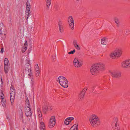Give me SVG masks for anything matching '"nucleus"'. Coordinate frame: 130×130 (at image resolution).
<instances>
[{
	"instance_id": "17",
	"label": "nucleus",
	"mask_w": 130,
	"mask_h": 130,
	"mask_svg": "<svg viewBox=\"0 0 130 130\" xmlns=\"http://www.w3.org/2000/svg\"><path fill=\"white\" fill-rule=\"evenodd\" d=\"M40 123V128L41 130H45V126L42 120L39 121Z\"/></svg>"
},
{
	"instance_id": "13",
	"label": "nucleus",
	"mask_w": 130,
	"mask_h": 130,
	"mask_svg": "<svg viewBox=\"0 0 130 130\" xmlns=\"http://www.w3.org/2000/svg\"><path fill=\"white\" fill-rule=\"evenodd\" d=\"M58 25L60 32H63V30L62 26V22L60 20H59L58 23Z\"/></svg>"
},
{
	"instance_id": "45",
	"label": "nucleus",
	"mask_w": 130,
	"mask_h": 130,
	"mask_svg": "<svg viewBox=\"0 0 130 130\" xmlns=\"http://www.w3.org/2000/svg\"><path fill=\"white\" fill-rule=\"evenodd\" d=\"M130 32V31L128 30H126L125 31V34H129Z\"/></svg>"
},
{
	"instance_id": "5",
	"label": "nucleus",
	"mask_w": 130,
	"mask_h": 130,
	"mask_svg": "<svg viewBox=\"0 0 130 130\" xmlns=\"http://www.w3.org/2000/svg\"><path fill=\"white\" fill-rule=\"evenodd\" d=\"M111 76L115 78H118L121 77V73L117 70L113 69L110 71Z\"/></svg>"
},
{
	"instance_id": "7",
	"label": "nucleus",
	"mask_w": 130,
	"mask_h": 130,
	"mask_svg": "<svg viewBox=\"0 0 130 130\" xmlns=\"http://www.w3.org/2000/svg\"><path fill=\"white\" fill-rule=\"evenodd\" d=\"M87 89V88H85L79 93L78 99L79 101H82L84 98Z\"/></svg>"
},
{
	"instance_id": "37",
	"label": "nucleus",
	"mask_w": 130,
	"mask_h": 130,
	"mask_svg": "<svg viewBox=\"0 0 130 130\" xmlns=\"http://www.w3.org/2000/svg\"><path fill=\"white\" fill-rule=\"evenodd\" d=\"M67 119L70 122L71 121L74 119V118L72 117H70L67 118Z\"/></svg>"
},
{
	"instance_id": "27",
	"label": "nucleus",
	"mask_w": 130,
	"mask_h": 130,
	"mask_svg": "<svg viewBox=\"0 0 130 130\" xmlns=\"http://www.w3.org/2000/svg\"><path fill=\"white\" fill-rule=\"evenodd\" d=\"M30 107V105L29 103V101L28 99H26L25 101V107Z\"/></svg>"
},
{
	"instance_id": "46",
	"label": "nucleus",
	"mask_w": 130,
	"mask_h": 130,
	"mask_svg": "<svg viewBox=\"0 0 130 130\" xmlns=\"http://www.w3.org/2000/svg\"><path fill=\"white\" fill-rule=\"evenodd\" d=\"M4 52V49L3 48H2L1 50L0 53L1 54H2Z\"/></svg>"
},
{
	"instance_id": "9",
	"label": "nucleus",
	"mask_w": 130,
	"mask_h": 130,
	"mask_svg": "<svg viewBox=\"0 0 130 130\" xmlns=\"http://www.w3.org/2000/svg\"><path fill=\"white\" fill-rule=\"evenodd\" d=\"M121 66L125 68L130 67V59L122 62L121 63Z\"/></svg>"
},
{
	"instance_id": "50",
	"label": "nucleus",
	"mask_w": 130,
	"mask_h": 130,
	"mask_svg": "<svg viewBox=\"0 0 130 130\" xmlns=\"http://www.w3.org/2000/svg\"><path fill=\"white\" fill-rule=\"evenodd\" d=\"M53 60L54 61H55V58H54L53 59Z\"/></svg>"
},
{
	"instance_id": "15",
	"label": "nucleus",
	"mask_w": 130,
	"mask_h": 130,
	"mask_svg": "<svg viewBox=\"0 0 130 130\" xmlns=\"http://www.w3.org/2000/svg\"><path fill=\"white\" fill-rule=\"evenodd\" d=\"M5 30V28L4 25L3 23L0 24V33L1 35L3 34V32H4Z\"/></svg>"
},
{
	"instance_id": "42",
	"label": "nucleus",
	"mask_w": 130,
	"mask_h": 130,
	"mask_svg": "<svg viewBox=\"0 0 130 130\" xmlns=\"http://www.w3.org/2000/svg\"><path fill=\"white\" fill-rule=\"evenodd\" d=\"M74 47L76 49L78 50H80V48L78 44L77 45H76Z\"/></svg>"
},
{
	"instance_id": "28",
	"label": "nucleus",
	"mask_w": 130,
	"mask_h": 130,
	"mask_svg": "<svg viewBox=\"0 0 130 130\" xmlns=\"http://www.w3.org/2000/svg\"><path fill=\"white\" fill-rule=\"evenodd\" d=\"M38 115V117L39 121L42 120V116L41 111L37 113Z\"/></svg>"
},
{
	"instance_id": "43",
	"label": "nucleus",
	"mask_w": 130,
	"mask_h": 130,
	"mask_svg": "<svg viewBox=\"0 0 130 130\" xmlns=\"http://www.w3.org/2000/svg\"><path fill=\"white\" fill-rule=\"evenodd\" d=\"M35 74L36 77L38 76L39 74V71H36Z\"/></svg>"
},
{
	"instance_id": "31",
	"label": "nucleus",
	"mask_w": 130,
	"mask_h": 130,
	"mask_svg": "<svg viewBox=\"0 0 130 130\" xmlns=\"http://www.w3.org/2000/svg\"><path fill=\"white\" fill-rule=\"evenodd\" d=\"M35 71H39V67L37 64L35 65Z\"/></svg>"
},
{
	"instance_id": "3",
	"label": "nucleus",
	"mask_w": 130,
	"mask_h": 130,
	"mask_svg": "<svg viewBox=\"0 0 130 130\" xmlns=\"http://www.w3.org/2000/svg\"><path fill=\"white\" fill-rule=\"evenodd\" d=\"M57 82L63 87L67 88L68 86V82L66 78L63 76H61L56 79Z\"/></svg>"
},
{
	"instance_id": "10",
	"label": "nucleus",
	"mask_w": 130,
	"mask_h": 130,
	"mask_svg": "<svg viewBox=\"0 0 130 130\" xmlns=\"http://www.w3.org/2000/svg\"><path fill=\"white\" fill-rule=\"evenodd\" d=\"M73 64L76 68H79L82 65V63L79 62L78 59L76 58H75L74 59Z\"/></svg>"
},
{
	"instance_id": "34",
	"label": "nucleus",
	"mask_w": 130,
	"mask_h": 130,
	"mask_svg": "<svg viewBox=\"0 0 130 130\" xmlns=\"http://www.w3.org/2000/svg\"><path fill=\"white\" fill-rule=\"evenodd\" d=\"M30 83L31 85L32 86L35 83V81L34 80L33 78H31V81L30 82Z\"/></svg>"
},
{
	"instance_id": "2",
	"label": "nucleus",
	"mask_w": 130,
	"mask_h": 130,
	"mask_svg": "<svg viewBox=\"0 0 130 130\" xmlns=\"http://www.w3.org/2000/svg\"><path fill=\"white\" fill-rule=\"evenodd\" d=\"M89 120L91 125L93 127H97L100 124V119L97 116L95 115H91Z\"/></svg>"
},
{
	"instance_id": "40",
	"label": "nucleus",
	"mask_w": 130,
	"mask_h": 130,
	"mask_svg": "<svg viewBox=\"0 0 130 130\" xmlns=\"http://www.w3.org/2000/svg\"><path fill=\"white\" fill-rule=\"evenodd\" d=\"M75 49H74L73 51H72L70 52H68V53L69 54H74V53L75 52Z\"/></svg>"
},
{
	"instance_id": "19",
	"label": "nucleus",
	"mask_w": 130,
	"mask_h": 130,
	"mask_svg": "<svg viewBox=\"0 0 130 130\" xmlns=\"http://www.w3.org/2000/svg\"><path fill=\"white\" fill-rule=\"evenodd\" d=\"M19 117L20 119L22 120L23 122H24L23 119V112L21 109H20L19 110Z\"/></svg>"
},
{
	"instance_id": "11",
	"label": "nucleus",
	"mask_w": 130,
	"mask_h": 130,
	"mask_svg": "<svg viewBox=\"0 0 130 130\" xmlns=\"http://www.w3.org/2000/svg\"><path fill=\"white\" fill-rule=\"evenodd\" d=\"M25 113L26 116L27 117L31 116V112L30 107H25Z\"/></svg>"
},
{
	"instance_id": "29",
	"label": "nucleus",
	"mask_w": 130,
	"mask_h": 130,
	"mask_svg": "<svg viewBox=\"0 0 130 130\" xmlns=\"http://www.w3.org/2000/svg\"><path fill=\"white\" fill-rule=\"evenodd\" d=\"M9 66H4V71L6 74L9 71V70L8 68V67Z\"/></svg>"
},
{
	"instance_id": "16",
	"label": "nucleus",
	"mask_w": 130,
	"mask_h": 130,
	"mask_svg": "<svg viewBox=\"0 0 130 130\" xmlns=\"http://www.w3.org/2000/svg\"><path fill=\"white\" fill-rule=\"evenodd\" d=\"M28 46L27 42V41H25L24 44V46L22 47V51L23 53L24 52L27 50Z\"/></svg>"
},
{
	"instance_id": "18",
	"label": "nucleus",
	"mask_w": 130,
	"mask_h": 130,
	"mask_svg": "<svg viewBox=\"0 0 130 130\" xmlns=\"http://www.w3.org/2000/svg\"><path fill=\"white\" fill-rule=\"evenodd\" d=\"M10 95H15V90L12 85L10 87Z\"/></svg>"
},
{
	"instance_id": "4",
	"label": "nucleus",
	"mask_w": 130,
	"mask_h": 130,
	"mask_svg": "<svg viewBox=\"0 0 130 130\" xmlns=\"http://www.w3.org/2000/svg\"><path fill=\"white\" fill-rule=\"evenodd\" d=\"M122 53V52L121 50H116L110 54L109 56L111 58L115 59L120 57Z\"/></svg>"
},
{
	"instance_id": "22",
	"label": "nucleus",
	"mask_w": 130,
	"mask_h": 130,
	"mask_svg": "<svg viewBox=\"0 0 130 130\" xmlns=\"http://www.w3.org/2000/svg\"><path fill=\"white\" fill-rule=\"evenodd\" d=\"M114 20L115 23L116 24L117 27H119L120 24V22L119 19L117 18H114Z\"/></svg>"
},
{
	"instance_id": "39",
	"label": "nucleus",
	"mask_w": 130,
	"mask_h": 130,
	"mask_svg": "<svg viewBox=\"0 0 130 130\" xmlns=\"http://www.w3.org/2000/svg\"><path fill=\"white\" fill-rule=\"evenodd\" d=\"M69 121L66 119L64 121V123L66 125H68L69 124Z\"/></svg>"
},
{
	"instance_id": "26",
	"label": "nucleus",
	"mask_w": 130,
	"mask_h": 130,
	"mask_svg": "<svg viewBox=\"0 0 130 130\" xmlns=\"http://www.w3.org/2000/svg\"><path fill=\"white\" fill-rule=\"evenodd\" d=\"M107 41V39L105 37L103 38L101 40V43L102 44L106 45V42Z\"/></svg>"
},
{
	"instance_id": "38",
	"label": "nucleus",
	"mask_w": 130,
	"mask_h": 130,
	"mask_svg": "<svg viewBox=\"0 0 130 130\" xmlns=\"http://www.w3.org/2000/svg\"><path fill=\"white\" fill-rule=\"evenodd\" d=\"M1 35L2 36L1 37L2 38V39H4L5 38L6 36L5 33H3V34H2Z\"/></svg>"
},
{
	"instance_id": "6",
	"label": "nucleus",
	"mask_w": 130,
	"mask_h": 130,
	"mask_svg": "<svg viewBox=\"0 0 130 130\" xmlns=\"http://www.w3.org/2000/svg\"><path fill=\"white\" fill-rule=\"evenodd\" d=\"M56 122L55 116H53L50 118L48 122V126L50 128L53 127L55 125Z\"/></svg>"
},
{
	"instance_id": "36",
	"label": "nucleus",
	"mask_w": 130,
	"mask_h": 130,
	"mask_svg": "<svg viewBox=\"0 0 130 130\" xmlns=\"http://www.w3.org/2000/svg\"><path fill=\"white\" fill-rule=\"evenodd\" d=\"M73 43L74 46H75L77 44V41L76 40H73Z\"/></svg>"
},
{
	"instance_id": "32",
	"label": "nucleus",
	"mask_w": 130,
	"mask_h": 130,
	"mask_svg": "<svg viewBox=\"0 0 130 130\" xmlns=\"http://www.w3.org/2000/svg\"><path fill=\"white\" fill-rule=\"evenodd\" d=\"M3 106L5 107L6 106V105L5 104V100L4 99H2L1 100Z\"/></svg>"
},
{
	"instance_id": "49",
	"label": "nucleus",
	"mask_w": 130,
	"mask_h": 130,
	"mask_svg": "<svg viewBox=\"0 0 130 130\" xmlns=\"http://www.w3.org/2000/svg\"><path fill=\"white\" fill-rule=\"evenodd\" d=\"M1 82L2 83H3V82H2V78H1Z\"/></svg>"
},
{
	"instance_id": "20",
	"label": "nucleus",
	"mask_w": 130,
	"mask_h": 130,
	"mask_svg": "<svg viewBox=\"0 0 130 130\" xmlns=\"http://www.w3.org/2000/svg\"><path fill=\"white\" fill-rule=\"evenodd\" d=\"M25 68L26 72H28L29 73H31V70L30 66L26 65L25 66Z\"/></svg>"
},
{
	"instance_id": "41",
	"label": "nucleus",
	"mask_w": 130,
	"mask_h": 130,
	"mask_svg": "<svg viewBox=\"0 0 130 130\" xmlns=\"http://www.w3.org/2000/svg\"><path fill=\"white\" fill-rule=\"evenodd\" d=\"M30 73H29L28 74L29 76V77L31 78H33V76L32 75V74L31 73H31L30 72Z\"/></svg>"
},
{
	"instance_id": "21",
	"label": "nucleus",
	"mask_w": 130,
	"mask_h": 130,
	"mask_svg": "<svg viewBox=\"0 0 130 130\" xmlns=\"http://www.w3.org/2000/svg\"><path fill=\"white\" fill-rule=\"evenodd\" d=\"M15 95H11L10 96V100L11 103V105H12L13 104V102L15 98Z\"/></svg>"
},
{
	"instance_id": "33",
	"label": "nucleus",
	"mask_w": 130,
	"mask_h": 130,
	"mask_svg": "<svg viewBox=\"0 0 130 130\" xmlns=\"http://www.w3.org/2000/svg\"><path fill=\"white\" fill-rule=\"evenodd\" d=\"M30 6L29 4L28 5L27 3H26V10H28L30 11Z\"/></svg>"
},
{
	"instance_id": "1",
	"label": "nucleus",
	"mask_w": 130,
	"mask_h": 130,
	"mask_svg": "<svg viewBox=\"0 0 130 130\" xmlns=\"http://www.w3.org/2000/svg\"><path fill=\"white\" fill-rule=\"evenodd\" d=\"M105 69V65L102 63H99L93 65L91 67L90 71L91 73L95 75L100 71H103Z\"/></svg>"
},
{
	"instance_id": "23",
	"label": "nucleus",
	"mask_w": 130,
	"mask_h": 130,
	"mask_svg": "<svg viewBox=\"0 0 130 130\" xmlns=\"http://www.w3.org/2000/svg\"><path fill=\"white\" fill-rule=\"evenodd\" d=\"M78 125L75 124L71 127L69 130H78Z\"/></svg>"
},
{
	"instance_id": "48",
	"label": "nucleus",
	"mask_w": 130,
	"mask_h": 130,
	"mask_svg": "<svg viewBox=\"0 0 130 130\" xmlns=\"http://www.w3.org/2000/svg\"><path fill=\"white\" fill-rule=\"evenodd\" d=\"M40 109L39 108H38L37 109V113L38 112H40Z\"/></svg>"
},
{
	"instance_id": "51",
	"label": "nucleus",
	"mask_w": 130,
	"mask_h": 130,
	"mask_svg": "<svg viewBox=\"0 0 130 130\" xmlns=\"http://www.w3.org/2000/svg\"><path fill=\"white\" fill-rule=\"evenodd\" d=\"M31 50V49L30 48V50Z\"/></svg>"
},
{
	"instance_id": "8",
	"label": "nucleus",
	"mask_w": 130,
	"mask_h": 130,
	"mask_svg": "<svg viewBox=\"0 0 130 130\" xmlns=\"http://www.w3.org/2000/svg\"><path fill=\"white\" fill-rule=\"evenodd\" d=\"M68 22L69 25V26L70 27L72 30H73L74 29V20L72 16H70L68 18Z\"/></svg>"
},
{
	"instance_id": "47",
	"label": "nucleus",
	"mask_w": 130,
	"mask_h": 130,
	"mask_svg": "<svg viewBox=\"0 0 130 130\" xmlns=\"http://www.w3.org/2000/svg\"><path fill=\"white\" fill-rule=\"evenodd\" d=\"M29 16V15H25V17L26 20H27L28 19Z\"/></svg>"
},
{
	"instance_id": "12",
	"label": "nucleus",
	"mask_w": 130,
	"mask_h": 130,
	"mask_svg": "<svg viewBox=\"0 0 130 130\" xmlns=\"http://www.w3.org/2000/svg\"><path fill=\"white\" fill-rule=\"evenodd\" d=\"M112 129L119 127L117 119H115L114 120L112 124Z\"/></svg>"
},
{
	"instance_id": "35",
	"label": "nucleus",
	"mask_w": 130,
	"mask_h": 130,
	"mask_svg": "<svg viewBox=\"0 0 130 130\" xmlns=\"http://www.w3.org/2000/svg\"><path fill=\"white\" fill-rule=\"evenodd\" d=\"M30 13V10H26L25 12V15H29Z\"/></svg>"
},
{
	"instance_id": "44",
	"label": "nucleus",
	"mask_w": 130,
	"mask_h": 130,
	"mask_svg": "<svg viewBox=\"0 0 130 130\" xmlns=\"http://www.w3.org/2000/svg\"><path fill=\"white\" fill-rule=\"evenodd\" d=\"M112 129L113 130H120V128H119V127H117L116 128Z\"/></svg>"
},
{
	"instance_id": "30",
	"label": "nucleus",
	"mask_w": 130,
	"mask_h": 130,
	"mask_svg": "<svg viewBox=\"0 0 130 130\" xmlns=\"http://www.w3.org/2000/svg\"><path fill=\"white\" fill-rule=\"evenodd\" d=\"M4 94L3 93V92L1 91V92H0V97L1 100H2V99H4Z\"/></svg>"
},
{
	"instance_id": "14",
	"label": "nucleus",
	"mask_w": 130,
	"mask_h": 130,
	"mask_svg": "<svg viewBox=\"0 0 130 130\" xmlns=\"http://www.w3.org/2000/svg\"><path fill=\"white\" fill-rule=\"evenodd\" d=\"M52 110L51 107L49 105H48L43 107V111L44 113H45L46 111H48L51 110Z\"/></svg>"
},
{
	"instance_id": "24",
	"label": "nucleus",
	"mask_w": 130,
	"mask_h": 130,
	"mask_svg": "<svg viewBox=\"0 0 130 130\" xmlns=\"http://www.w3.org/2000/svg\"><path fill=\"white\" fill-rule=\"evenodd\" d=\"M46 9L48 10L49 8V7L51 5V0H46Z\"/></svg>"
},
{
	"instance_id": "25",
	"label": "nucleus",
	"mask_w": 130,
	"mask_h": 130,
	"mask_svg": "<svg viewBox=\"0 0 130 130\" xmlns=\"http://www.w3.org/2000/svg\"><path fill=\"white\" fill-rule=\"evenodd\" d=\"M4 66H9L10 65L9 61L7 58H5L4 61Z\"/></svg>"
}]
</instances>
